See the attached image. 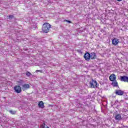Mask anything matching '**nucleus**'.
<instances>
[{
  "mask_svg": "<svg viewBox=\"0 0 128 128\" xmlns=\"http://www.w3.org/2000/svg\"><path fill=\"white\" fill-rule=\"evenodd\" d=\"M50 24L48 22H46L43 24L42 30L43 32H46V34L50 32Z\"/></svg>",
  "mask_w": 128,
  "mask_h": 128,
  "instance_id": "obj_1",
  "label": "nucleus"
},
{
  "mask_svg": "<svg viewBox=\"0 0 128 128\" xmlns=\"http://www.w3.org/2000/svg\"><path fill=\"white\" fill-rule=\"evenodd\" d=\"M90 86L93 88H98V82H96V80L92 79V80L90 82Z\"/></svg>",
  "mask_w": 128,
  "mask_h": 128,
  "instance_id": "obj_2",
  "label": "nucleus"
},
{
  "mask_svg": "<svg viewBox=\"0 0 128 128\" xmlns=\"http://www.w3.org/2000/svg\"><path fill=\"white\" fill-rule=\"evenodd\" d=\"M115 94L117 96H123L124 94V92L122 90H116Z\"/></svg>",
  "mask_w": 128,
  "mask_h": 128,
  "instance_id": "obj_3",
  "label": "nucleus"
},
{
  "mask_svg": "<svg viewBox=\"0 0 128 128\" xmlns=\"http://www.w3.org/2000/svg\"><path fill=\"white\" fill-rule=\"evenodd\" d=\"M118 42H120V40L116 38H114L112 40V44H113V46H118Z\"/></svg>",
  "mask_w": 128,
  "mask_h": 128,
  "instance_id": "obj_4",
  "label": "nucleus"
},
{
  "mask_svg": "<svg viewBox=\"0 0 128 128\" xmlns=\"http://www.w3.org/2000/svg\"><path fill=\"white\" fill-rule=\"evenodd\" d=\"M14 90L18 94H20V92H22V88H20V86H16L14 88Z\"/></svg>",
  "mask_w": 128,
  "mask_h": 128,
  "instance_id": "obj_5",
  "label": "nucleus"
},
{
  "mask_svg": "<svg viewBox=\"0 0 128 128\" xmlns=\"http://www.w3.org/2000/svg\"><path fill=\"white\" fill-rule=\"evenodd\" d=\"M84 58H85L86 60H90V54L88 52H86L84 55Z\"/></svg>",
  "mask_w": 128,
  "mask_h": 128,
  "instance_id": "obj_6",
  "label": "nucleus"
},
{
  "mask_svg": "<svg viewBox=\"0 0 128 128\" xmlns=\"http://www.w3.org/2000/svg\"><path fill=\"white\" fill-rule=\"evenodd\" d=\"M121 82H128V76H121Z\"/></svg>",
  "mask_w": 128,
  "mask_h": 128,
  "instance_id": "obj_7",
  "label": "nucleus"
},
{
  "mask_svg": "<svg viewBox=\"0 0 128 128\" xmlns=\"http://www.w3.org/2000/svg\"><path fill=\"white\" fill-rule=\"evenodd\" d=\"M116 74H111L109 77V80H110L111 82H114L116 80Z\"/></svg>",
  "mask_w": 128,
  "mask_h": 128,
  "instance_id": "obj_8",
  "label": "nucleus"
},
{
  "mask_svg": "<svg viewBox=\"0 0 128 128\" xmlns=\"http://www.w3.org/2000/svg\"><path fill=\"white\" fill-rule=\"evenodd\" d=\"M30 88V84H24L22 85V90H28Z\"/></svg>",
  "mask_w": 128,
  "mask_h": 128,
  "instance_id": "obj_9",
  "label": "nucleus"
},
{
  "mask_svg": "<svg viewBox=\"0 0 128 128\" xmlns=\"http://www.w3.org/2000/svg\"><path fill=\"white\" fill-rule=\"evenodd\" d=\"M96 58V54L94 52H91L90 54V58L91 60H95Z\"/></svg>",
  "mask_w": 128,
  "mask_h": 128,
  "instance_id": "obj_10",
  "label": "nucleus"
},
{
  "mask_svg": "<svg viewBox=\"0 0 128 128\" xmlns=\"http://www.w3.org/2000/svg\"><path fill=\"white\" fill-rule=\"evenodd\" d=\"M116 120H122V116L120 114H118L115 116Z\"/></svg>",
  "mask_w": 128,
  "mask_h": 128,
  "instance_id": "obj_11",
  "label": "nucleus"
},
{
  "mask_svg": "<svg viewBox=\"0 0 128 128\" xmlns=\"http://www.w3.org/2000/svg\"><path fill=\"white\" fill-rule=\"evenodd\" d=\"M39 108H44V102L42 101H40L38 104Z\"/></svg>",
  "mask_w": 128,
  "mask_h": 128,
  "instance_id": "obj_12",
  "label": "nucleus"
},
{
  "mask_svg": "<svg viewBox=\"0 0 128 128\" xmlns=\"http://www.w3.org/2000/svg\"><path fill=\"white\" fill-rule=\"evenodd\" d=\"M112 84L114 87L118 86V82H116V80H115L114 81H112Z\"/></svg>",
  "mask_w": 128,
  "mask_h": 128,
  "instance_id": "obj_13",
  "label": "nucleus"
},
{
  "mask_svg": "<svg viewBox=\"0 0 128 128\" xmlns=\"http://www.w3.org/2000/svg\"><path fill=\"white\" fill-rule=\"evenodd\" d=\"M9 112H10V114H16V112L14 111V110H10L9 111Z\"/></svg>",
  "mask_w": 128,
  "mask_h": 128,
  "instance_id": "obj_14",
  "label": "nucleus"
},
{
  "mask_svg": "<svg viewBox=\"0 0 128 128\" xmlns=\"http://www.w3.org/2000/svg\"><path fill=\"white\" fill-rule=\"evenodd\" d=\"M26 76H32V74L28 72H26Z\"/></svg>",
  "mask_w": 128,
  "mask_h": 128,
  "instance_id": "obj_15",
  "label": "nucleus"
},
{
  "mask_svg": "<svg viewBox=\"0 0 128 128\" xmlns=\"http://www.w3.org/2000/svg\"><path fill=\"white\" fill-rule=\"evenodd\" d=\"M8 18L9 20H12V18H14V15H10L8 16Z\"/></svg>",
  "mask_w": 128,
  "mask_h": 128,
  "instance_id": "obj_16",
  "label": "nucleus"
},
{
  "mask_svg": "<svg viewBox=\"0 0 128 128\" xmlns=\"http://www.w3.org/2000/svg\"><path fill=\"white\" fill-rule=\"evenodd\" d=\"M46 127V124L44 123L42 124L41 125L40 128H44Z\"/></svg>",
  "mask_w": 128,
  "mask_h": 128,
  "instance_id": "obj_17",
  "label": "nucleus"
},
{
  "mask_svg": "<svg viewBox=\"0 0 128 128\" xmlns=\"http://www.w3.org/2000/svg\"><path fill=\"white\" fill-rule=\"evenodd\" d=\"M65 22H68L69 24H71L72 23V22L70 21V20H65Z\"/></svg>",
  "mask_w": 128,
  "mask_h": 128,
  "instance_id": "obj_18",
  "label": "nucleus"
},
{
  "mask_svg": "<svg viewBox=\"0 0 128 128\" xmlns=\"http://www.w3.org/2000/svg\"><path fill=\"white\" fill-rule=\"evenodd\" d=\"M78 52H80V54H82V50H78Z\"/></svg>",
  "mask_w": 128,
  "mask_h": 128,
  "instance_id": "obj_19",
  "label": "nucleus"
},
{
  "mask_svg": "<svg viewBox=\"0 0 128 128\" xmlns=\"http://www.w3.org/2000/svg\"><path fill=\"white\" fill-rule=\"evenodd\" d=\"M118 100H116L115 102V104H118Z\"/></svg>",
  "mask_w": 128,
  "mask_h": 128,
  "instance_id": "obj_20",
  "label": "nucleus"
},
{
  "mask_svg": "<svg viewBox=\"0 0 128 128\" xmlns=\"http://www.w3.org/2000/svg\"><path fill=\"white\" fill-rule=\"evenodd\" d=\"M42 72V70H36V72Z\"/></svg>",
  "mask_w": 128,
  "mask_h": 128,
  "instance_id": "obj_21",
  "label": "nucleus"
},
{
  "mask_svg": "<svg viewBox=\"0 0 128 128\" xmlns=\"http://www.w3.org/2000/svg\"><path fill=\"white\" fill-rule=\"evenodd\" d=\"M118 2H122V0H117Z\"/></svg>",
  "mask_w": 128,
  "mask_h": 128,
  "instance_id": "obj_22",
  "label": "nucleus"
}]
</instances>
